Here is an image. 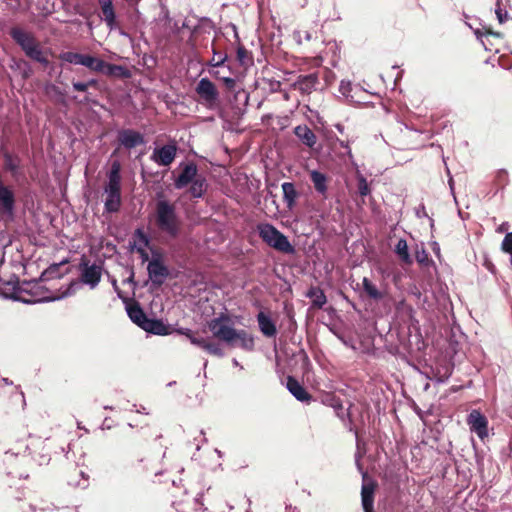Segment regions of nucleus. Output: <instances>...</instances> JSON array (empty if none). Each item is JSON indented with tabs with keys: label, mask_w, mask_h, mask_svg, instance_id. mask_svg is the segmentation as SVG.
I'll return each instance as SVG.
<instances>
[{
	"label": "nucleus",
	"mask_w": 512,
	"mask_h": 512,
	"mask_svg": "<svg viewBox=\"0 0 512 512\" xmlns=\"http://www.w3.org/2000/svg\"><path fill=\"white\" fill-rule=\"evenodd\" d=\"M85 54L77 53V52H63L59 55V59L76 65H83Z\"/></svg>",
	"instance_id": "35"
},
{
	"label": "nucleus",
	"mask_w": 512,
	"mask_h": 512,
	"mask_svg": "<svg viewBox=\"0 0 512 512\" xmlns=\"http://www.w3.org/2000/svg\"><path fill=\"white\" fill-rule=\"evenodd\" d=\"M483 30H484V34L485 36H493V37H497V38H500L502 37V33L500 32H496V31H493L491 28L489 27H483Z\"/></svg>",
	"instance_id": "45"
},
{
	"label": "nucleus",
	"mask_w": 512,
	"mask_h": 512,
	"mask_svg": "<svg viewBox=\"0 0 512 512\" xmlns=\"http://www.w3.org/2000/svg\"><path fill=\"white\" fill-rule=\"evenodd\" d=\"M83 66L94 72H102L105 69V61L97 57L85 54Z\"/></svg>",
	"instance_id": "32"
},
{
	"label": "nucleus",
	"mask_w": 512,
	"mask_h": 512,
	"mask_svg": "<svg viewBox=\"0 0 512 512\" xmlns=\"http://www.w3.org/2000/svg\"><path fill=\"white\" fill-rule=\"evenodd\" d=\"M151 252H152V258L156 257V258H159L162 260V253L159 250H154L151 248Z\"/></svg>",
	"instance_id": "50"
},
{
	"label": "nucleus",
	"mask_w": 512,
	"mask_h": 512,
	"mask_svg": "<svg viewBox=\"0 0 512 512\" xmlns=\"http://www.w3.org/2000/svg\"><path fill=\"white\" fill-rule=\"evenodd\" d=\"M508 181V173L505 170H499L495 176V183L499 187H504Z\"/></svg>",
	"instance_id": "40"
},
{
	"label": "nucleus",
	"mask_w": 512,
	"mask_h": 512,
	"mask_svg": "<svg viewBox=\"0 0 512 512\" xmlns=\"http://www.w3.org/2000/svg\"><path fill=\"white\" fill-rule=\"evenodd\" d=\"M199 101L207 108H215L219 104V92L215 84L208 78H202L195 88Z\"/></svg>",
	"instance_id": "5"
},
{
	"label": "nucleus",
	"mask_w": 512,
	"mask_h": 512,
	"mask_svg": "<svg viewBox=\"0 0 512 512\" xmlns=\"http://www.w3.org/2000/svg\"><path fill=\"white\" fill-rule=\"evenodd\" d=\"M104 21L108 28L111 30L116 27V14L114 11L113 4L100 7Z\"/></svg>",
	"instance_id": "33"
},
{
	"label": "nucleus",
	"mask_w": 512,
	"mask_h": 512,
	"mask_svg": "<svg viewBox=\"0 0 512 512\" xmlns=\"http://www.w3.org/2000/svg\"><path fill=\"white\" fill-rule=\"evenodd\" d=\"M223 82H224L225 87L229 91H235L237 83L234 78H230V77L223 78Z\"/></svg>",
	"instance_id": "41"
},
{
	"label": "nucleus",
	"mask_w": 512,
	"mask_h": 512,
	"mask_svg": "<svg viewBox=\"0 0 512 512\" xmlns=\"http://www.w3.org/2000/svg\"><path fill=\"white\" fill-rule=\"evenodd\" d=\"M357 192L362 197V203H365L364 198L371 193L370 186L367 182V179L361 174L357 173Z\"/></svg>",
	"instance_id": "34"
},
{
	"label": "nucleus",
	"mask_w": 512,
	"mask_h": 512,
	"mask_svg": "<svg viewBox=\"0 0 512 512\" xmlns=\"http://www.w3.org/2000/svg\"><path fill=\"white\" fill-rule=\"evenodd\" d=\"M225 61V57L219 56V60L214 64L215 66H220Z\"/></svg>",
	"instance_id": "53"
},
{
	"label": "nucleus",
	"mask_w": 512,
	"mask_h": 512,
	"mask_svg": "<svg viewBox=\"0 0 512 512\" xmlns=\"http://www.w3.org/2000/svg\"><path fill=\"white\" fill-rule=\"evenodd\" d=\"M283 191V201L289 209H293L296 205V200L299 197V192L296 190L294 183L284 182L281 185Z\"/></svg>",
	"instance_id": "23"
},
{
	"label": "nucleus",
	"mask_w": 512,
	"mask_h": 512,
	"mask_svg": "<svg viewBox=\"0 0 512 512\" xmlns=\"http://www.w3.org/2000/svg\"><path fill=\"white\" fill-rule=\"evenodd\" d=\"M236 58L241 66H248L253 62L251 53L244 46L237 48Z\"/></svg>",
	"instance_id": "36"
},
{
	"label": "nucleus",
	"mask_w": 512,
	"mask_h": 512,
	"mask_svg": "<svg viewBox=\"0 0 512 512\" xmlns=\"http://www.w3.org/2000/svg\"><path fill=\"white\" fill-rule=\"evenodd\" d=\"M87 85H88V88L89 87H93V88H97L98 89L99 82L96 79H90L89 81H87Z\"/></svg>",
	"instance_id": "48"
},
{
	"label": "nucleus",
	"mask_w": 512,
	"mask_h": 512,
	"mask_svg": "<svg viewBox=\"0 0 512 512\" xmlns=\"http://www.w3.org/2000/svg\"><path fill=\"white\" fill-rule=\"evenodd\" d=\"M309 177L315 191L324 199H327L329 177L318 170L310 171Z\"/></svg>",
	"instance_id": "17"
},
{
	"label": "nucleus",
	"mask_w": 512,
	"mask_h": 512,
	"mask_svg": "<svg viewBox=\"0 0 512 512\" xmlns=\"http://www.w3.org/2000/svg\"><path fill=\"white\" fill-rule=\"evenodd\" d=\"M496 15H497V18L500 23H503L505 20V17L507 16L506 13L505 14L502 13V10L500 8L496 10Z\"/></svg>",
	"instance_id": "47"
},
{
	"label": "nucleus",
	"mask_w": 512,
	"mask_h": 512,
	"mask_svg": "<svg viewBox=\"0 0 512 512\" xmlns=\"http://www.w3.org/2000/svg\"><path fill=\"white\" fill-rule=\"evenodd\" d=\"M141 471H147L149 470L148 466L147 465H144L143 467L140 468Z\"/></svg>",
	"instance_id": "55"
},
{
	"label": "nucleus",
	"mask_w": 512,
	"mask_h": 512,
	"mask_svg": "<svg viewBox=\"0 0 512 512\" xmlns=\"http://www.w3.org/2000/svg\"><path fill=\"white\" fill-rule=\"evenodd\" d=\"M9 34L24 53L39 42L31 32H27L19 27H13Z\"/></svg>",
	"instance_id": "15"
},
{
	"label": "nucleus",
	"mask_w": 512,
	"mask_h": 512,
	"mask_svg": "<svg viewBox=\"0 0 512 512\" xmlns=\"http://www.w3.org/2000/svg\"><path fill=\"white\" fill-rule=\"evenodd\" d=\"M306 296L312 301V308L322 309L323 306L327 303V297L324 291L317 286H312Z\"/></svg>",
	"instance_id": "25"
},
{
	"label": "nucleus",
	"mask_w": 512,
	"mask_h": 512,
	"mask_svg": "<svg viewBox=\"0 0 512 512\" xmlns=\"http://www.w3.org/2000/svg\"><path fill=\"white\" fill-rule=\"evenodd\" d=\"M117 141L120 146L126 149H133L137 146L145 144L143 134L133 129H121L117 134Z\"/></svg>",
	"instance_id": "12"
},
{
	"label": "nucleus",
	"mask_w": 512,
	"mask_h": 512,
	"mask_svg": "<svg viewBox=\"0 0 512 512\" xmlns=\"http://www.w3.org/2000/svg\"><path fill=\"white\" fill-rule=\"evenodd\" d=\"M81 270V281L84 284L89 285L91 288H95L101 280L102 267L97 264H89V260L86 257L81 258L80 262Z\"/></svg>",
	"instance_id": "7"
},
{
	"label": "nucleus",
	"mask_w": 512,
	"mask_h": 512,
	"mask_svg": "<svg viewBox=\"0 0 512 512\" xmlns=\"http://www.w3.org/2000/svg\"><path fill=\"white\" fill-rule=\"evenodd\" d=\"M257 322L260 331L266 337H274L277 334V328L271 318L264 312H259L257 315Z\"/></svg>",
	"instance_id": "22"
},
{
	"label": "nucleus",
	"mask_w": 512,
	"mask_h": 512,
	"mask_svg": "<svg viewBox=\"0 0 512 512\" xmlns=\"http://www.w3.org/2000/svg\"><path fill=\"white\" fill-rule=\"evenodd\" d=\"M138 461H139V463H142V462H144V461H145V458H141V459H139Z\"/></svg>",
	"instance_id": "57"
},
{
	"label": "nucleus",
	"mask_w": 512,
	"mask_h": 512,
	"mask_svg": "<svg viewBox=\"0 0 512 512\" xmlns=\"http://www.w3.org/2000/svg\"><path fill=\"white\" fill-rule=\"evenodd\" d=\"M177 332L185 335L193 345L203 349L207 353L213 356L223 357V349L218 343L209 341L203 337H198L192 330L188 328H181Z\"/></svg>",
	"instance_id": "6"
},
{
	"label": "nucleus",
	"mask_w": 512,
	"mask_h": 512,
	"mask_svg": "<svg viewBox=\"0 0 512 512\" xmlns=\"http://www.w3.org/2000/svg\"><path fill=\"white\" fill-rule=\"evenodd\" d=\"M4 169L9 171L13 177H16L17 171L20 166V159L17 156H13L9 152L3 153Z\"/></svg>",
	"instance_id": "30"
},
{
	"label": "nucleus",
	"mask_w": 512,
	"mask_h": 512,
	"mask_svg": "<svg viewBox=\"0 0 512 512\" xmlns=\"http://www.w3.org/2000/svg\"><path fill=\"white\" fill-rule=\"evenodd\" d=\"M321 402L325 406L334 409L336 416L344 420L348 413L345 412L341 399L332 392L324 393L321 396Z\"/></svg>",
	"instance_id": "18"
},
{
	"label": "nucleus",
	"mask_w": 512,
	"mask_h": 512,
	"mask_svg": "<svg viewBox=\"0 0 512 512\" xmlns=\"http://www.w3.org/2000/svg\"><path fill=\"white\" fill-rule=\"evenodd\" d=\"M136 251H137V253H139L142 262L149 261V255H148L147 251L145 250V247L137 246Z\"/></svg>",
	"instance_id": "43"
},
{
	"label": "nucleus",
	"mask_w": 512,
	"mask_h": 512,
	"mask_svg": "<svg viewBox=\"0 0 512 512\" xmlns=\"http://www.w3.org/2000/svg\"><path fill=\"white\" fill-rule=\"evenodd\" d=\"M150 280L156 286H161L169 276V269L159 258L153 257L147 266Z\"/></svg>",
	"instance_id": "11"
},
{
	"label": "nucleus",
	"mask_w": 512,
	"mask_h": 512,
	"mask_svg": "<svg viewBox=\"0 0 512 512\" xmlns=\"http://www.w3.org/2000/svg\"><path fill=\"white\" fill-rule=\"evenodd\" d=\"M73 88L79 92H86L88 90L87 82H73Z\"/></svg>",
	"instance_id": "44"
},
{
	"label": "nucleus",
	"mask_w": 512,
	"mask_h": 512,
	"mask_svg": "<svg viewBox=\"0 0 512 512\" xmlns=\"http://www.w3.org/2000/svg\"><path fill=\"white\" fill-rule=\"evenodd\" d=\"M98 2H99L100 7L113 4L112 0H98Z\"/></svg>",
	"instance_id": "51"
},
{
	"label": "nucleus",
	"mask_w": 512,
	"mask_h": 512,
	"mask_svg": "<svg viewBox=\"0 0 512 512\" xmlns=\"http://www.w3.org/2000/svg\"><path fill=\"white\" fill-rule=\"evenodd\" d=\"M207 327L217 340L224 342L230 348H241L245 351H252L255 346L254 337L245 329H235L231 325V318L228 314L221 313L207 322Z\"/></svg>",
	"instance_id": "1"
},
{
	"label": "nucleus",
	"mask_w": 512,
	"mask_h": 512,
	"mask_svg": "<svg viewBox=\"0 0 512 512\" xmlns=\"http://www.w3.org/2000/svg\"><path fill=\"white\" fill-rule=\"evenodd\" d=\"M286 387L288 391L300 402L310 403L312 395L306 388L293 376L287 377Z\"/></svg>",
	"instance_id": "16"
},
{
	"label": "nucleus",
	"mask_w": 512,
	"mask_h": 512,
	"mask_svg": "<svg viewBox=\"0 0 512 512\" xmlns=\"http://www.w3.org/2000/svg\"><path fill=\"white\" fill-rule=\"evenodd\" d=\"M190 184H191V186H190L188 192L191 195V197H193V198H202L208 189L207 180L203 175L198 176Z\"/></svg>",
	"instance_id": "26"
},
{
	"label": "nucleus",
	"mask_w": 512,
	"mask_h": 512,
	"mask_svg": "<svg viewBox=\"0 0 512 512\" xmlns=\"http://www.w3.org/2000/svg\"><path fill=\"white\" fill-rule=\"evenodd\" d=\"M337 129H338L339 131H342V128H341L339 125H337Z\"/></svg>",
	"instance_id": "58"
},
{
	"label": "nucleus",
	"mask_w": 512,
	"mask_h": 512,
	"mask_svg": "<svg viewBox=\"0 0 512 512\" xmlns=\"http://www.w3.org/2000/svg\"><path fill=\"white\" fill-rule=\"evenodd\" d=\"M501 249L505 253L512 254V232L507 233L502 241Z\"/></svg>",
	"instance_id": "39"
},
{
	"label": "nucleus",
	"mask_w": 512,
	"mask_h": 512,
	"mask_svg": "<svg viewBox=\"0 0 512 512\" xmlns=\"http://www.w3.org/2000/svg\"><path fill=\"white\" fill-rule=\"evenodd\" d=\"M363 290L367 294V296L373 300H381L384 297V293L379 291L377 287L367 278L364 277L362 280Z\"/></svg>",
	"instance_id": "31"
},
{
	"label": "nucleus",
	"mask_w": 512,
	"mask_h": 512,
	"mask_svg": "<svg viewBox=\"0 0 512 512\" xmlns=\"http://www.w3.org/2000/svg\"><path fill=\"white\" fill-rule=\"evenodd\" d=\"M155 225L159 231L171 238H177L181 232L182 220L176 205L167 199H158L154 212Z\"/></svg>",
	"instance_id": "2"
},
{
	"label": "nucleus",
	"mask_w": 512,
	"mask_h": 512,
	"mask_svg": "<svg viewBox=\"0 0 512 512\" xmlns=\"http://www.w3.org/2000/svg\"><path fill=\"white\" fill-rule=\"evenodd\" d=\"M142 329L148 333L160 336H165L172 333V328L160 319L148 318L145 325H142Z\"/></svg>",
	"instance_id": "19"
},
{
	"label": "nucleus",
	"mask_w": 512,
	"mask_h": 512,
	"mask_svg": "<svg viewBox=\"0 0 512 512\" xmlns=\"http://www.w3.org/2000/svg\"><path fill=\"white\" fill-rule=\"evenodd\" d=\"M25 55L33 61H36L42 64L44 67L49 65V60L46 57L44 51L41 48L40 42L31 47L28 51L25 52Z\"/></svg>",
	"instance_id": "27"
},
{
	"label": "nucleus",
	"mask_w": 512,
	"mask_h": 512,
	"mask_svg": "<svg viewBox=\"0 0 512 512\" xmlns=\"http://www.w3.org/2000/svg\"><path fill=\"white\" fill-rule=\"evenodd\" d=\"M89 101H90L89 96H86V97H85V102H89Z\"/></svg>",
	"instance_id": "56"
},
{
	"label": "nucleus",
	"mask_w": 512,
	"mask_h": 512,
	"mask_svg": "<svg viewBox=\"0 0 512 512\" xmlns=\"http://www.w3.org/2000/svg\"><path fill=\"white\" fill-rule=\"evenodd\" d=\"M121 180V164L119 161H114L108 173V182L104 186L106 195L104 208L109 213H116L121 208Z\"/></svg>",
	"instance_id": "3"
},
{
	"label": "nucleus",
	"mask_w": 512,
	"mask_h": 512,
	"mask_svg": "<svg viewBox=\"0 0 512 512\" xmlns=\"http://www.w3.org/2000/svg\"><path fill=\"white\" fill-rule=\"evenodd\" d=\"M340 145H341V147H344V148L348 147V143L344 142V141H340Z\"/></svg>",
	"instance_id": "54"
},
{
	"label": "nucleus",
	"mask_w": 512,
	"mask_h": 512,
	"mask_svg": "<svg viewBox=\"0 0 512 512\" xmlns=\"http://www.w3.org/2000/svg\"><path fill=\"white\" fill-rule=\"evenodd\" d=\"M481 43L483 45V47L485 48V50L487 51H492L493 49L490 47L491 46V43H486L484 40H481Z\"/></svg>",
	"instance_id": "52"
},
{
	"label": "nucleus",
	"mask_w": 512,
	"mask_h": 512,
	"mask_svg": "<svg viewBox=\"0 0 512 512\" xmlns=\"http://www.w3.org/2000/svg\"><path fill=\"white\" fill-rule=\"evenodd\" d=\"M452 373V369L451 368H446V372L443 374V375H440L437 377V381L438 382H445L451 375Z\"/></svg>",
	"instance_id": "46"
},
{
	"label": "nucleus",
	"mask_w": 512,
	"mask_h": 512,
	"mask_svg": "<svg viewBox=\"0 0 512 512\" xmlns=\"http://www.w3.org/2000/svg\"><path fill=\"white\" fill-rule=\"evenodd\" d=\"M177 154L176 144H167L154 149L151 160L162 166H169L175 160Z\"/></svg>",
	"instance_id": "14"
},
{
	"label": "nucleus",
	"mask_w": 512,
	"mask_h": 512,
	"mask_svg": "<svg viewBox=\"0 0 512 512\" xmlns=\"http://www.w3.org/2000/svg\"><path fill=\"white\" fill-rule=\"evenodd\" d=\"M377 487L378 483L369 478L367 473H364L361 487V501L364 512H374V497Z\"/></svg>",
	"instance_id": "8"
},
{
	"label": "nucleus",
	"mask_w": 512,
	"mask_h": 512,
	"mask_svg": "<svg viewBox=\"0 0 512 512\" xmlns=\"http://www.w3.org/2000/svg\"><path fill=\"white\" fill-rule=\"evenodd\" d=\"M474 34L476 35V37L480 40H482V37L485 36L484 34V30L483 29H476L474 31Z\"/></svg>",
	"instance_id": "49"
},
{
	"label": "nucleus",
	"mask_w": 512,
	"mask_h": 512,
	"mask_svg": "<svg viewBox=\"0 0 512 512\" xmlns=\"http://www.w3.org/2000/svg\"><path fill=\"white\" fill-rule=\"evenodd\" d=\"M294 134L301 143L309 148H313L317 142L315 133L307 125H298L294 128Z\"/></svg>",
	"instance_id": "21"
},
{
	"label": "nucleus",
	"mask_w": 512,
	"mask_h": 512,
	"mask_svg": "<svg viewBox=\"0 0 512 512\" xmlns=\"http://www.w3.org/2000/svg\"><path fill=\"white\" fill-rule=\"evenodd\" d=\"M102 73L106 74L107 76H113L117 78H129L131 76L130 71L121 65L111 64L105 62V69L102 71Z\"/></svg>",
	"instance_id": "28"
},
{
	"label": "nucleus",
	"mask_w": 512,
	"mask_h": 512,
	"mask_svg": "<svg viewBox=\"0 0 512 512\" xmlns=\"http://www.w3.org/2000/svg\"><path fill=\"white\" fill-rule=\"evenodd\" d=\"M127 312L132 322L137 326L142 328V325H145L148 317L138 302H134L132 305H130L127 308Z\"/></svg>",
	"instance_id": "24"
},
{
	"label": "nucleus",
	"mask_w": 512,
	"mask_h": 512,
	"mask_svg": "<svg viewBox=\"0 0 512 512\" xmlns=\"http://www.w3.org/2000/svg\"><path fill=\"white\" fill-rule=\"evenodd\" d=\"M181 172L175 179L174 185L177 189H182L193 182L200 174H198L197 165L194 162L180 164Z\"/></svg>",
	"instance_id": "13"
},
{
	"label": "nucleus",
	"mask_w": 512,
	"mask_h": 512,
	"mask_svg": "<svg viewBox=\"0 0 512 512\" xmlns=\"http://www.w3.org/2000/svg\"><path fill=\"white\" fill-rule=\"evenodd\" d=\"M134 237L138 239L139 244H140L139 246L149 247L150 239L142 229H140V228L136 229L134 232Z\"/></svg>",
	"instance_id": "38"
},
{
	"label": "nucleus",
	"mask_w": 512,
	"mask_h": 512,
	"mask_svg": "<svg viewBox=\"0 0 512 512\" xmlns=\"http://www.w3.org/2000/svg\"><path fill=\"white\" fill-rule=\"evenodd\" d=\"M15 203L16 199L13 190L4 184L0 175V213L4 216L13 217Z\"/></svg>",
	"instance_id": "10"
},
{
	"label": "nucleus",
	"mask_w": 512,
	"mask_h": 512,
	"mask_svg": "<svg viewBox=\"0 0 512 512\" xmlns=\"http://www.w3.org/2000/svg\"><path fill=\"white\" fill-rule=\"evenodd\" d=\"M395 253L398 255L401 262L405 265H411L413 263L412 257L408 251V245L405 239H399L395 246Z\"/></svg>",
	"instance_id": "29"
},
{
	"label": "nucleus",
	"mask_w": 512,
	"mask_h": 512,
	"mask_svg": "<svg viewBox=\"0 0 512 512\" xmlns=\"http://www.w3.org/2000/svg\"><path fill=\"white\" fill-rule=\"evenodd\" d=\"M466 422L470 430L483 440L488 436V420L479 410L473 409L467 416Z\"/></svg>",
	"instance_id": "9"
},
{
	"label": "nucleus",
	"mask_w": 512,
	"mask_h": 512,
	"mask_svg": "<svg viewBox=\"0 0 512 512\" xmlns=\"http://www.w3.org/2000/svg\"><path fill=\"white\" fill-rule=\"evenodd\" d=\"M234 98H235V100H239L240 98H243L244 105H247L248 100H249V95L246 93L245 90H239V91L235 92Z\"/></svg>",
	"instance_id": "42"
},
{
	"label": "nucleus",
	"mask_w": 512,
	"mask_h": 512,
	"mask_svg": "<svg viewBox=\"0 0 512 512\" xmlns=\"http://www.w3.org/2000/svg\"><path fill=\"white\" fill-rule=\"evenodd\" d=\"M318 83V76L315 73L308 75H300L294 83L295 89L299 90L302 94H309L315 89Z\"/></svg>",
	"instance_id": "20"
},
{
	"label": "nucleus",
	"mask_w": 512,
	"mask_h": 512,
	"mask_svg": "<svg viewBox=\"0 0 512 512\" xmlns=\"http://www.w3.org/2000/svg\"><path fill=\"white\" fill-rule=\"evenodd\" d=\"M257 232L261 240L276 251L289 255L295 253V248L289 242L287 236H285L272 224H258Z\"/></svg>",
	"instance_id": "4"
},
{
	"label": "nucleus",
	"mask_w": 512,
	"mask_h": 512,
	"mask_svg": "<svg viewBox=\"0 0 512 512\" xmlns=\"http://www.w3.org/2000/svg\"><path fill=\"white\" fill-rule=\"evenodd\" d=\"M415 259L420 265L425 267L432 263V260L429 258V254L424 248L416 250Z\"/></svg>",
	"instance_id": "37"
}]
</instances>
